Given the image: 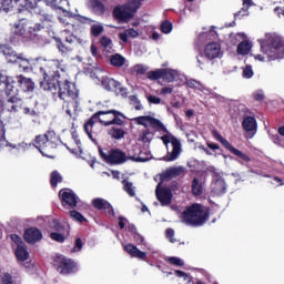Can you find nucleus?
<instances>
[{
    "instance_id": "obj_12",
    "label": "nucleus",
    "mask_w": 284,
    "mask_h": 284,
    "mask_svg": "<svg viewBox=\"0 0 284 284\" xmlns=\"http://www.w3.org/2000/svg\"><path fill=\"white\" fill-rule=\"evenodd\" d=\"M54 267L59 272V274H62L63 276H68V274H74V272L79 270V266L75 264L74 261L63 255L55 256Z\"/></svg>"
},
{
    "instance_id": "obj_17",
    "label": "nucleus",
    "mask_w": 284,
    "mask_h": 284,
    "mask_svg": "<svg viewBox=\"0 0 284 284\" xmlns=\"http://www.w3.org/2000/svg\"><path fill=\"white\" fill-rule=\"evenodd\" d=\"M59 197L62 201V205L65 207H77V203H79V196L73 193L70 189H64L59 192Z\"/></svg>"
},
{
    "instance_id": "obj_61",
    "label": "nucleus",
    "mask_w": 284,
    "mask_h": 284,
    "mask_svg": "<svg viewBox=\"0 0 284 284\" xmlns=\"http://www.w3.org/2000/svg\"><path fill=\"white\" fill-rule=\"evenodd\" d=\"M166 239H169L171 243H176V240L174 239V230L172 229L166 230Z\"/></svg>"
},
{
    "instance_id": "obj_3",
    "label": "nucleus",
    "mask_w": 284,
    "mask_h": 284,
    "mask_svg": "<svg viewBox=\"0 0 284 284\" xmlns=\"http://www.w3.org/2000/svg\"><path fill=\"white\" fill-rule=\"evenodd\" d=\"M99 154L105 163H110L111 165L125 163L128 159L135 163H145V161H150V153L141 151L139 144L132 146V150L129 152V156L119 149H112L105 153L101 148H99Z\"/></svg>"
},
{
    "instance_id": "obj_46",
    "label": "nucleus",
    "mask_w": 284,
    "mask_h": 284,
    "mask_svg": "<svg viewBox=\"0 0 284 284\" xmlns=\"http://www.w3.org/2000/svg\"><path fill=\"white\" fill-rule=\"evenodd\" d=\"M100 43L102 45V48H104V50H106V52H110V50H112V40L108 37H102L100 39Z\"/></svg>"
},
{
    "instance_id": "obj_63",
    "label": "nucleus",
    "mask_w": 284,
    "mask_h": 284,
    "mask_svg": "<svg viewBox=\"0 0 284 284\" xmlns=\"http://www.w3.org/2000/svg\"><path fill=\"white\" fill-rule=\"evenodd\" d=\"M125 225H128V219L120 216L119 217V226L121 230H123V227H125Z\"/></svg>"
},
{
    "instance_id": "obj_55",
    "label": "nucleus",
    "mask_w": 284,
    "mask_h": 284,
    "mask_svg": "<svg viewBox=\"0 0 284 284\" xmlns=\"http://www.w3.org/2000/svg\"><path fill=\"white\" fill-rule=\"evenodd\" d=\"M168 261L172 264V265H178L179 267L184 265L183 260L179 258V257H168Z\"/></svg>"
},
{
    "instance_id": "obj_5",
    "label": "nucleus",
    "mask_w": 284,
    "mask_h": 284,
    "mask_svg": "<svg viewBox=\"0 0 284 284\" xmlns=\"http://www.w3.org/2000/svg\"><path fill=\"white\" fill-rule=\"evenodd\" d=\"M210 216V209L201 204H193L189 207L183 215V222L186 225H203Z\"/></svg>"
},
{
    "instance_id": "obj_50",
    "label": "nucleus",
    "mask_w": 284,
    "mask_h": 284,
    "mask_svg": "<svg viewBox=\"0 0 284 284\" xmlns=\"http://www.w3.org/2000/svg\"><path fill=\"white\" fill-rule=\"evenodd\" d=\"M129 230L132 232V234H134V240L136 243H143V237L136 233V227L134 225H129Z\"/></svg>"
},
{
    "instance_id": "obj_1",
    "label": "nucleus",
    "mask_w": 284,
    "mask_h": 284,
    "mask_svg": "<svg viewBox=\"0 0 284 284\" xmlns=\"http://www.w3.org/2000/svg\"><path fill=\"white\" fill-rule=\"evenodd\" d=\"M8 63H17L23 72L39 70L43 81L40 82L42 90L51 92L53 97L58 94L59 99L67 103V114L72 116L79 108V91L74 83L70 82L65 74V65L59 60H45L43 58L28 59L23 53L17 54L10 47L2 48Z\"/></svg>"
},
{
    "instance_id": "obj_47",
    "label": "nucleus",
    "mask_w": 284,
    "mask_h": 284,
    "mask_svg": "<svg viewBox=\"0 0 284 284\" xmlns=\"http://www.w3.org/2000/svg\"><path fill=\"white\" fill-rule=\"evenodd\" d=\"M73 17L75 16L72 12H67V14H64L63 17H59V21L63 26H70V19H72Z\"/></svg>"
},
{
    "instance_id": "obj_26",
    "label": "nucleus",
    "mask_w": 284,
    "mask_h": 284,
    "mask_svg": "<svg viewBox=\"0 0 284 284\" xmlns=\"http://www.w3.org/2000/svg\"><path fill=\"white\" fill-rule=\"evenodd\" d=\"M242 125L246 132H252V135L250 136L251 139L254 136V134H256L257 124L256 119L253 116H246L243 120Z\"/></svg>"
},
{
    "instance_id": "obj_58",
    "label": "nucleus",
    "mask_w": 284,
    "mask_h": 284,
    "mask_svg": "<svg viewBox=\"0 0 284 284\" xmlns=\"http://www.w3.org/2000/svg\"><path fill=\"white\" fill-rule=\"evenodd\" d=\"M172 92H174L172 87H164L160 90L159 94L165 97L166 94H172Z\"/></svg>"
},
{
    "instance_id": "obj_56",
    "label": "nucleus",
    "mask_w": 284,
    "mask_h": 284,
    "mask_svg": "<svg viewBox=\"0 0 284 284\" xmlns=\"http://www.w3.org/2000/svg\"><path fill=\"white\" fill-rule=\"evenodd\" d=\"M81 250H83V241L81 239H77L75 240V245L74 247L71 250V252H81Z\"/></svg>"
},
{
    "instance_id": "obj_33",
    "label": "nucleus",
    "mask_w": 284,
    "mask_h": 284,
    "mask_svg": "<svg viewBox=\"0 0 284 284\" xmlns=\"http://www.w3.org/2000/svg\"><path fill=\"white\" fill-rule=\"evenodd\" d=\"M0 284H21L17 277H12L10 273H2L0 275Z\"/></svg>"
},
{
    "instance_id": "obj_43",
    "label": "nucleus",
    "mask_w": 284,
    "mask_h": 284,
    "mask_svg": "<svg viewBox=\"0 0 284 284\" xmlns=\"http://www.w3.org/2000/svg\"><path fill=\"white\" fill-rule=\"evenodd\" d=\"M8 145L6 141V128H3V122L0 121V150H3Z\"/></svg>"
},
{
    "instance_id": "obj_64",
    "label": "nucleus",
    "mask_w": 284,
    "mask_h": 284,
    "mask_svg": "<svg viewBox=\"0 0 284 284\" xmlns=\"http://www.w3.org/2000/svg\"><path fill=\"white\" fill-rule=\"evenodd\" d=\"M255 101H263L265 99V95L263 94V91H257L254 93Z\"/></svg>"
},
{
    "instance_id": "obj_39",
    "label": "nucleus",
    "mask_w": 284,
    "mask_h": 284,
    "mask_svg": "<svg viewBox=\"0 0 284 284\" xmlns=\"http://www.w3.org/2000/svg\"><path fill=\"white\" fill-rule=\"evenodd\" d=\"M14 8V0H0V10L2 12H10Z\"/></svg>"
},
{
    "instance_id": "obj_23",
    "label": "nucleus",
    "mask_w": 284,
    "mask_h": 284,
    "mask_svg": "<svg viewBox=\"0 0 284 284\" xmlns=\"http://www.w3.org/2000/svg\"><path fill=\"white\" fill-rule=\"evenodd\" d=\"M124 251L131 258H140V261H145L148 258V253L139 250L134 244L124 245Z\"/></svg>"
},
{
    "instance_id": "obj_32",
    "label": "nucleus",
    "mask_w": 284,
    "mask_h": 284,
    "mask_svg": "<svg viewBox=\"0 0 284 284\" xmlns=\"http://www.w3.org/2000/svg\"><path fill=\"white\" fill-rule=\"evenodd\" d=\"M251 51H252V42H250L248 40H244L237 45V54L245 55V54H250Z\"/></svg>"
},
{
    "instance_id": "obj_6",
    "label": "nucleus",
    "mask_w": 284,
    "mask_h": 284,
    "mask_svg": "<svg viewBox=\"0 0 284 284\" xmlns=\"http://www.w3.org/2000/svg\"><path fill=\"white\" fill-rule=\"evenodd\" d=\"M59 135L54 131H48L44 135H38L33 145L42 156H50L52 150L59 145Z\"/></svg>"
},
{
    "instance_id": "obj_49",
    "label": "nucleus",
    "mask_w": 284,
    "mask_h": 284,
    "mask_svg": "<svg viewBox=\"0 0 284 284\" xmlns=\"http://www.w3.org/2000/svg\"><path fill=\"white\" fill-rule=\"evenodd\" d=\"M161 31H162L164 34H170V32H172V22H170V21H164V22L161 24Z\"/></svg>"
},
{
    "instance_id": "obj_27",
    "label": "nucleus",
    "mask_w": 284,
    "mask_h": 284,
    "mask_svg": "<svg viewBox=\"0 0 284 284\" xmlns=\"http://www.w3.org/2000/svg\"><path fill=\"white\" fill-rule=\"evenodd\" d=\"M242 9L235 13V19H243V17H250V8L254 6L252 0H242Z\"/></svg>"
},
{
    "instance_id": "obj_36",
    "label": "nucleus",
    "mask_w": 284,
    "mask_h": 284,
    "mask_svg": "<svg viewBox=\"0 0 284 284\" xmlns=\"http://www.w3.org/2000/svg\"><path fill=\"white\" fill-rule=\"evenodd\" d=\"M123 190L124 192H126V194H129V196H136V191L134 187V184L128 180H123Z\"/></svg>"
},
{
    "instance_id": "obj_20",
    "label": "nucleus",
    "mask_w": 284,
    "mask_h": 284,
    "mask_svg": "<svg viewBox=\"0 0 284 284\" xmlns=\"http://www.w3.org/2000/svg\"><path fill=\"white\" fill-rule=\"evenodd\" d=\"M43 239V233L37 227H30L24 231V241L29 244L34 245V243H39Z\"/></svg>"
},
{
    "instance_id": "obj_44",
    "label": "nucleus",
    "mask_w": 284,
    "mask_h": 284,
    "mask_svg": "<svg viewBox=\"0 0 284 284\" xmlns=\"http://www.w3.org/2000/svg\"><path fill=\"white\" fill-rule=\"evenodd\" d=\"M61 181H63V178L61 176V174L57 171H53L51 173V185H52V187H57V185H59V183H61Z\"/></svg>"
},
{
    "instance_id": "obj_19",
    "label": "nucleus",
    "mask_w": 284,
    "mask_h": 284,
    "mask_svg": "<svg viewBox=\"0 0 284 284\" xmlns=\"http://www.w3.org/2000/svg\"><path fill=\"white\" fill-rule=\"evenodd\" d=\"M155 194L162 205H170L172 202V191L168 187H162L161 183L158 184Z\"/></svg>"
},
{
    "instance_id": "obj_31",
    "label": "nucleus",
    "mask_w": 284,
    "mask_h": 284,
    "mask_svg": "<svg viewBox=\"0 0 284 284\" xmlns=\"http://www.w3.org/2000/svg\"><path fill=\"white\" fill-rule=\"evenodd\" d=\"M191 190L194 196H201V194H203V184L201 183V180H199V178L193 179Z\"/></svg>"
},
{
    "instance_id": "obj_62",
    "label": "nucleus",
    "mask_w": 284,
    "mask_h": 284,
    "mask_svg": "<svg viewBox=\"0 0 284 284\" xmlns=\"http://www.w3.org/2000/svg\"><path fill=\"white\" fill-rule=\"evenodd\" d=\"M40 21H52V16L41 11L40 13Z\"/></svg>"
},
{
    "instance_id": "obj_9",
    "label": "nucleus",
    "mask_w": 284,
    "mask_h": 284,
    "mask_svg": "<svg viewBox=\"0 0 284 284\" xmlns=\"http://www.w3.org/2000/svg\"><path fill=\"white\" fill-rule=\"evenodd\" d=\"M42 28L43 26L39 23L34 24L26 19H21L18 23L14 24L12 32L17 37H22V39H31L32 34H34V32H39V30Z\"/></svg>"
},
{
    "instance_id": "obj_8",
    "label": "nucleus",
    "mask_w": 284,
    "mask_h": 284,
    "mask_svg": "<svg viewBox=\"0 0 284 284\" xmlns=\"http://www.w3.org/2000/svg\"><path fill=\"white\" fill-rule=\"evenodd\" d=\"M139 8H141V0H132L125 6L115 7L113 17L118 21H122V23H128V20L134 17V12H136Z\"/></svg>"
},
{
    "instance_id": "obj_11",
    "label": "nucleus",
    "mask_w": 284,
    "mask_h": 284,
    "mask_svg": "<svg viewBox=\"0 0 284 284\" xmlns=\"http://www.w3.org/2000/svg\"><path fill=\"white\" fill-rule=\"evenodd\" d=\"M10 239L12 241L11 247L14 251V255L17 261L20 263H26L28 258H30V252H28V245L21 239V236L17 234H11Z\"/></svg>"
},
{
    "instance_id": "obj_7",
    "label": "nucleus",
    "mask_w": 284,
    "mask_h": 284,
    "mask_svg": "<svg viewBox=\"0 0 284 284\" xmlns=\"http://www.w3.org/2000/svg\"><path fill=\"white\" fill-rule=\"evenodd\" d=\"M161 139L164 145H166L168 150V154L164 158H162V161H176V159H179V156H181V153L183 152L181 141H179V139L174 138V135L172 134L163 135Z\"/></svg>"
},
{
    "instance_id": "obj_29",
    "label": "nucleus",
    "mask_w": 284,
    "mask_h": 284,
    "mask_svg": "<svg viewBox=\"0 0 284 284\" xmlns=\"http://www.w3.org/2000/svg\"><path fill=\"white\" fill-rule=\"evenodd\" d=\"M128 37H130L131 39H136L139 37V31L131 28L119 33V39L123 43H128Z\"/></svg>"
},
{
    "instance_id": "obj_41",
    "label": "nucleus",
    "mask_w": 284,
    "mask_h": 284,
    "mask_svg": "<svg viewBox=\"0 0 284 284\" xmlns=\"http://www.w3.org/2000/svg\"><path fill=\"white\" fill-rule=\"evenodd\" d=\"M150 81H156L158 79H163V69H156L155 71H149L146 73Z\"/></svg>"
},
{
    "instance_id": "obj_40",
    "label": "nucleus",
    "mask_w": 284,
    "mask_h": 284,
    "mask_svg": "<svg viewBox=\"0 0 284 284\" xmlns=\"http://www.w3.org/2000/svg\"><path fill=\"white\" fill-rule=\"evenodd\" d=\"M109 134L110 136H112V139H123V136H125V131H123V129L121 128H112L109 130Z\"/></svg>"
},
{
    "instance_id": "obj_16",
    "label": "nucleus",
    "mask_w": 284,
    "mask_h": 284,
    "mask_svg": "<svg viewBox=\"0 0 284 284\" xmlns=\"http://www.w3.org/2000/svg\"><path fill=\"white\" fill-rule=\"evenodd\" d=\"M213 136L216 139V141L222 143V145H224V148H226V150H230V152H232V154H234L235 156H239V159H242V161L250 163V156H247L245 153L241 152V150L232 146V144H230V142L225 138L220 135L219 132L214 131Z\"/></svg>"
},
{
    "instance_id": "obj_51",
    "label": "nucleus",
    "mask_w": 284,
    "mask_h": 284,
    "mask_svg": "<svg viewBox=\"0 0 284 284\" xmlns=\"http://www.w3.org/2000/svg\"><path fill=\"white\" fill-rule=\"evenodd\" d=\"M213 28L214 27H211L209 33H207V31H204V32L200 33V36H199L200 41H204L209 37H214V34H216V31H213Z\"/></svg>"
},
{
    "instance_id": "obj_25",
    "label": "nucleus",
    "mask_w": 284,
    "mask_h": 284,
    "mask_svg": "<svg viewBox=\"0 0 284 284\" xmlns=\"http://www.w3.org/2000/svg\"><path fill=\"white\" fill-rule=\"evenodd\" d=\"M16 79L22 90H26L27 92H32L34 90V81H32V79L23 75H17Z\"/></svg>"
},
{
    "instance_id": "obj_59",
    "label": "nucleus",
    "mask_w": 284,
    "mask_h": 284,
    "mask_svg": "<svg viewBox=\"0 0 284 284\" xmlns=\"http://www.w3.org/2000/svg\"><path fill=\"white\" fill-rule=\"evenodd\" d=\"M148 101H149V103H153L154 105H160L161 98L155 97V95H149Z\"/></svg>"
},
{
    "instance_id": "obj_54",
    "label": "nucleus",
    "mask_w": 284,
    "mask_h": 284,
    "mask_svg": "<svg viewBox=\"0 0 284 284\" xmlns=\"http://www.w3.org/2000/svg\"><path fill=\"white\" fill-rule=\"evenodd\" d=\"M133 70L136 72V74H145V72H148V67L143 64H136L134 65Z\"/></svg>"
},
{
    "instance_id": "obj_4",
    "label": "nucleus",
    "mask_w": 284,
    "mask_h": 284,
    "mask_svg": "<svg viewBox=\"0 0 284 284\" xmlns=\"http://www.w3.org/2000/svg\"><path fill=\"white\" fill-rule=\"evenodd\" d=\"M119 116H123V114L116 110L99 111L84 124V132L93 143H97V140L92 136L94 120L99 119L102 125H123V120Z\"/></svg>"
},
{
    "instance_id": "obj_45",
    "label": "nucleus",
    "mask_w": 284,
    "mask_h": 284,
    "mask_svg": "<svg viewBox=\"0 0 284 284\" xmlns=\"http://www.w3.org/2000/svg\"><path fill=\"white\" fill-rule=\"evenodd\" d=\"M210 61H212V59H209L205 54L197 55V63L201 70H205V67L207 65V63H210Z\"/></svg>"
},
{
    "instance_id": "obj_22",
    "label": "nucleus",
    "mask_w": 284,
    "mask_h": 284,
    "mask_svg": "<svg viewBox=\"0 0 284 284\" xmlns=\"http://www.w3.org/2000/svg\"><path fill=\"white\" fill-rule=\"evenodd\" d=\"M92 205L95 207V210H104L105 214H109V216H114V209L106 200L101 197L94 199L92 201Z\"/></svg>"
},
{
    "instance_id": "obj_38",
    "label": "nucleus",
    "mask_w": 284,
    "mask_h": 284,
    "mask_svg": "<svg viewBox=\"0 0 284 284\" xmlns=\"http://www.w3.org/2000/svg\"><path fill=\"white\" fill-rule=\"evenodd\" d=\"M152 139H154V133H152L151 131L149 130H144L138 141H140L141 143H150L152 141Z\"/></svg>"
},
{
    "instance_id": "obj_57",
    "label": "nucleus",
    "mask_w": 284,
    "mask_h": 284,
    "mask_svg": "<svg viewBox=\"0 0 284 284\" xmlns=\"http://www.w3.org/2000/svg\"><path fill=\"white\" fill-rule=\"evenodd\" d=\"M186 84L189 88H196L197 90H200V88H203V84H201V82L196 80H189Z\"/></svg>"
},
{
    "instance_id": "obj_28",
    "label": "nucleus",
    "mask_w": 284,
    "mask_h": 284,
    "mask_svg": "<svg viewBox=\"0 0 284 284\" xmlns=\"http://www.w3.org/2000/svg\"><path fill=\"white\" fill-rule=\"evenodd\" d=\"M14 8L18 9L19 12H23V10H33L37 8V4L30 2V0H13Z\"/></svg>"
},
{
    "instance_id": "obj_18",
    "label": "nucleus",
    "mask_w": 284,
    "mask_h": 284,
    "mask_svg": "<svg viewBox=\"0 0 284 284\" xmlns=\"http://www.w3.org/2000/svg\"><path fill=\"white\" fill-rule=\"evenodd\" d=\"M204 57L206 59H220L223 57V50L221 49V44L219 42H211L206 44L204 49Z\"/></svg>"
},
{
    "instance_id": "obj_48",
    "label": "nucleus",
    "mask_w": 284,
    "mask_h": 284,
    "mask_svg": "<svg viewBox=\"0 0 284 284\" xmlns=\"http://www.w3.org/2000/svg\"><path fill=\"white\" fill-rule=\"evenodd\" d=\"M70 216L73 221H78V223H83V221H85V217L78 211H70Z\"/></svg>"
},
{
    "instance_id": "obj_53",
    "label": "nucleus",
    "mask_w": 284,
    "mask_h": 284,
    "mask_svg": "<svg viewBox=\"0 0 284 284\" xmlns=\"http://www.w3.org/2000/svg\"><path fill=\"white\" fill-rule=\"evenodd\" d=\"M50 237L52 241H57V243H63L65 241V236L61 233H51Z\"/></svg>"
},
{
    "instance_id": "obj_60",
    "label": "nucleus",
    "mask_w": 284,
    "mask_h": 284,
    "mask_svg": "<svg viewBox=\"0 0 284 284\" xmlns=\"http://www.w3.org/2000/svg\"><path fill=\"white\" fill-rule=\"evenodd\" d=\"M50 227L55 232H61V224L59 223V220H53L50 224Z\"/></svg>"
},
{
    "instance_id": "obj_35",
    "label": "nucleus",
    "mask_w": 284,
    "mask_h": 284,
    "mask_svg": "<svg viewBox=\"0 0 284 284\" xmlns=\"http://www.w3.org/2000/svg\"><path fill=\"white\" fill-rule=\"evenodd\" d=\"M90 6L95 14H103L105 12V6L98 0H90Z\"/></svg>"
},
{
    "instance_id": "obj_15",
    "label": "nucleus",
    "mask_w": 284,
    "mask_h": 284,
    "mask_svg": "<svg viewBox=\"0 0 284 284\" xmlns=\"http://www.w3.org/2000/svg\"><path fill=\"white\" fill-rule=\"evenodd\" d=\"M227 191V184H225V180L221 174L214 173L213 180L211 183V192L213 196H223Z\"/></svg>"
},
{
    "instance_id": "obj_34",
    "label": "nucleus",
    "mask_w": 284,
    "mask_h": 284,
    "mask_svg": "<svg viewBox=\"0 0 284 284\" xmlns=\"http://www.w3.org/2000/svg\"><path fill=\"white\" fill-rule=\"evenodd\" d=\"M1 83H6L7 93L10 94V92H12V83H14V80L11 77H8L0 72V85Z\"/></svg>"
},
{
    "instance_id": "obj_13",
    "label": "nucleus",
    "mask_w": 284,
    "mask_h": 284,
    "mask_svg": "<svg viewBox=\"0 0 284 284\" xmlns=\"http://www.w3.org/2000/svg\"><path fill=\"white\" fill-rule=\"evenodd\" d=\"M64 34V39H65V44L61 41V39H57V48L59 50V52L62 55L69 54V52H72L73 48L72 45H75V43H82V40L80 38H78L77 36H74L73 33H70V30L65 29L63 31Z\"/></svg>"
},
{
    "instance_id": "obj_14",
    "label": "nucleus",
    "mask_w": 284,
    "mask_h": 284,
    "mask_svg": "<svg viewBox=\"0 0 284 284\" xmlns=\"http://www.w3.org/2000/svg\"><path fill=\"white\" fill-rule=\"evenodd\" d=\"M132 123H135V125H143V128H154L155 130H165V126L163 123L156 119H154L152 115H141L131 119Z\"/></svg>"
},
{
    "instance_id": "obj_42",
    "label": "nucleus",
    "mask_w": 284,
    "mask_h": 284,
    "mask_svg": "<svg viewBox=\"0 0 284 284\" xmlns=\"http://www.w3.org/2000/svg\"><path fill=\"white\" fill-rule=\"evenodd\" d=\"M242 77L243 79H252V77H254V69L252 65L246 64L242 68Z\"/></svg>"
},
{
    "instance_id": "obj_30",
    "label": "nucleus",
    "mask_w": 284,
    "mask_h": 284,
    "mask_svg": "<svg viewBox=\"0 0 284 284\" xmlns=\"http://www.w3.org/2000/svg\"><path fill=\"white\" fill-rule=\"evenodd\" d=\"M119 85H120V83L112 78H103L102 79V87L104 88V90H108L109 92L116 90V88H119Z\"/></svg>"
},
{
    "instance_id": "obj_24",
    "label": "nucleus",
    "mask_w": 284,
    "mask_h": 284,
    "mask_svg": "<svg viewBox=\"0 0 284 284\" xmlns=\"http://www.w3.org/2000/svg\"><path fill=\"white\" fill-rule=\"evenodd\" d=\"M182 174H185L183 166H172L161 174V179L162 181H168V179H176V176H181Z\"/></svg>"
},
{
    "instance_id": "obj_2",
    "label": "nucleus",
    "mask_w": 284,
    "mask_h": 284,
    "mask_svg": "<svg viewBox=\"0 0 284 284\" xmlns=\"http://www.w3.org/2000/svg\"><path fill=\"white\" fill-rule=\"evenodd\" d=\"M261 53L252 54L255 61L265 63V61H276L284 59V37L277 33H266L260 39ZM265 54V55H263Z\"/></svg>"
},
{
    "instance_id": "obj_21",
    "label": "nucleus",
    "mask_w": 284,
    "mask_h": 284,
    "mask_svg": "<svg viewBox=\"0 0 284 284\" xmlns=\"http://www.w3.org/2000/svg\"><path fill=\"white\" fill-rule=\"evenodd\" d=\"M184 75L174 69H162V79L166 83H174V81H183Z\"/></svg>"
},
{
    "instance_id": "obj_37",
    "label": "nucleus",
    "mask_w": 284,
    "mask_h": 284,
    "mask_svg": "<svg viewBox=\"0 0 284 284\" xmlns=\"http://www.w3.org/2000/svg\"><path fill=\"white\" fill-rule=\"evenodd\" d=\"M111 64H113L115 68H122V65H125V59L123 55L115 53L114 55L111 57L110 59Z\"/></svg>"
},
{
    "instance_id": "obj_10",
    "label": "nucleus",
    "mask_w": 284,
    "mask_h": 284,
    "mask_svg": "<svg viewBox=\"0 0 284 284\" xmlns=\"http://www.w3.org/2000/svg\"><path fill=\"white\" fill-rule=\"evenodd\" d=\"M0 110H8V112H19V110H22L27 116H34L37 114L34 109L23 106V100L17 97H11L6 102L0 99Z\"/></svg>"
},
{
    "instance_id": "obj_52",
    "label": "nucleus",
    "mask_w": 284,
    "mask_h": 284,
    "mask_svg": "<svg viewBox=\"0 0 284 284\" xmlns=\"http://www.w3.org/2000/svg\"><path fill=\"white\" fill-rule=\"evenodd\" d=\"M91 32H92L93 37H99V34H101V32H103V27L101 24H93L91 27Z\"/></svg>"
}]
</instances>
